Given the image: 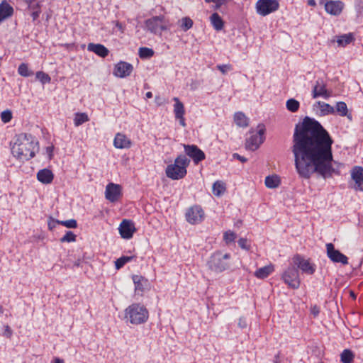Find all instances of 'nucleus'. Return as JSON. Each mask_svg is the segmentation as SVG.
<instances>
[{
  "label": "nucleus",
  "instance_id": "nucleus-1",
  "mask_svg": "<svg viewBox=\"0 0 363 363\" xmlns=\"http://www.w3.org/2000/svg\"><path fill=\"white\" fill-rule=\"evenodd\" d=\"M292 143L294 164L301 178L308 179L316 173L325 179L339 174L333 166V140L318 121L306 116L296 124Z\"/></svg>",
  "mask_w": 363,
  "mask_h": 363
},
{
  "label": "nucleus",
  "instance_id": "nucleus-2",
  "mask_svg": "<svg viewBox=\"0 0 363 363\" xmlns=\"http://www.w3.org/2000/svg\"><path fill=\"white\" fill-rule=\"evenodd\" d=\"M38 145V140L31 134L20 133L16 136L11 152L18 160H28L35 156Z\"/></svg>",
  "mask_w": 363,
  "mask_h": 363
},
{
  "label": "nucleus",
  "instance_id": "nucleus-3",
  "mask_svg": "<svg viewBox=\"0 0 363 363\" xmlns=\"http://www.w3.org/2000/svg\"><path fill=\"white\" fill-rule=\"evenodd\" d=\"M190 160L184 155H179L174 164L167 166L165 169L166 176L173 180H179L184 178L186 173V168L189 165Z\"/></svg>",
  "mask_w": 363,
  "mask_h": 363
},
{
  "label": "nucleus",
  "instance_id": "nucleus-4",
  "mask_svg": "<svg viewBox=\"0 0 363 363\" xmlns=\"http://www.w3.org/2000/svg\"><path fill=\"white\" fill-rule=\"evenodd\" d=\"M125 318L133 325H140L147 322L149 312L140 303H133L125 310Z\"/></svg>",
  "mask_w": 363,
  "mask_h": 363
},
{
  "label": "nucleus",
  "instance_id": "nucleus-5",
  "mask_svg": "<svg viewBox=\"0 0 363 363\" xmlns=\"http://www.w3.org/2000/svg\"><path fill=\"white\" fill-rule=\"evenodd\" d=\"M230 259L229 253L223 254L221 252L217 251L210 257L207 262L208 268L215 273H221L229 269Z\"/></svg>",
  "mask_w": 363,
  "mask_h": 363
},
{
  "label": "nucleus",
  "instance_id": "nucleus-6",
  "mask_svg": "<svg viewBox=\"0 0 363 363\" xmlns=\"http://www.w3.org/2000/svg\"><path fill=\"white\" fill-rule=\"evenodd\" d=\"M279 8V0H258L255 4V9L258 14L265 16Z\"/></svg>",
  "mask_w": 363,
  "mask_h": 363
},
{
  "label": "nucleus",
  "instance_id": "nucleus-7",
  "mask_svg": "<svg viewBox=\"0 0 363 363\" xmlns=\"http://www.w3.org/2000/svg\"><path fill=\"white\" fill-rule=\"evenodd\" d=\"M258 128L259 130L257 134L252 135L246 139L245 148L247 150L254 151L264 142V138L263 135L265 131L264 126L262 124H259L258 125Z\"/></svg>",
  "mask_w": 363,
  "mask_h": 363
},
{
  "label": "nucleus",
  "instance_id": "nucleus-8",
  "mask_svg": "<svg viewBox=\"0 0 363 363\" xmlns=\"http://www.w3.org/2000/svg\"><path fill=\"white\" fill-rule=\"evenodd\" d=\"M284 283L292 289H298L300 286L298 270L296 267H289L282 274Z\"/></svg>",
  "mask_w": 363,
  "mask_h": 363
},
{
  "label": "nucleus",
  "instance_id": "nucleus-9",
  "mask_svg": "<svg viewBox=\"0 0 363 363\" xmlns=\"http://www.w3.org/2000/svg\"><path fill=\"white\" fill-rule=\"evenodd\" d=\"M326 252L328 257L335 263H341L342 264H348V258L346 255L335 248L333 243L326 244Z\"/></svg>",
  "mask_w": 363,
  "mask_h": 363
},
{
  "label": "nucleus",
  "instance_id": "nucleus-10",
  "mask_svg": "<svg viewBox=\"0 0 363 363\" xmlns=\"http://www.w3.org/2000/svg\"><path fill=\"white\" fill-rule=\"evenodd\" d=\"M204 212L199 206H194L189 208L186 213V220L191 224H196L202 221Z\"/></svg>",
  "mask_w": 363,
  "mask_h": 363
},
{
  "label": "nucleus",
  "instance_id": "nucleus-11",
  "mask_svg": "<svg viewBox=\"0 0 363 363\" xmlns=\"http://www.w3.org/2000/svg\"><path fill=\"white\" fill-rule=\"evenodd\" d=\"M320 4L324 5L325 11L331 15L338 16L341 13L343 8L344 3L341 1H327L325 2V0H320Z\"/></svg>",
  "mask_w": 363,
  "mask_h": 363
},
{
  "label": "nucleus",
  "instance_id": "nucleus-12",
  "mask_svg": "<svg viewBox=\"0 0 363 363\" xmlns=\"http://www.w3.org/2000/svg\"><path fill=\"white\" fill-rule=\"evenodd\" d=\"M185 153L191 157L195 164L205 159L204 152L195 145H184Z\"/></svg>",
  "mask_w": 363,
  "mask_h": 363
},
{
  "label": "nucleus",
  "instance_id": "nucleus-13",
  "mask_svg": "<svg viewBox=\"0 0 363 363\" xmlns=\"http://www.w3.org/2000/svg\"><path fill=\"white\" fill-rule=\"evenodd\" d=\"M312 96L313 99H316L318 97H323L325 99H328L330 96V93L326 89V84L324 82L323 79L318 78L315 83L312 91Z\"/></svg>",
  "mask_w": 363,
  "mask_h": 363
},
{
  "label": "nucleus",
  "instance_id": "nucleus-14",
  "mask_svg": "<svg viewBox=\"0 0 363 363\" xmlns=\"http://www.w3.org/2000/svg\"><path fill=\"white\" fill-rule=\"evenodd\" d=\"M293 262L298 268L306 274H313L315 271V266L311 264L309 260L305 259L299 255L294 256Z\"/></svg>",
  "mask_w": 363,
  "mask_h": 363
},
{
  "label": "nucleus",
  "instance_id": "nucleus-15",
  "mask_svg": "<svg viewBox=\"0 0 363 363\" xmlns=\"http://www.w3.org/2000/svg\"><path fill=\"white\" fill-rule=\"evenodd\" d=\"M133 70V67L131 64L121 61L117 63L113 69V74L120 78H125L129 76Z\"/></svg>",
  "mask_w": 363,
  "mask_h": 363
},
{
  "label": "nucleus",
  "instance_id": "nucleus-16",
  "mask_svg": "<svg viewBox=\"0 0 363 363\" xmlns=\"http://www.w3.org/2000/svg\"><path fill=\"white\" fill-rule=\"evenodd\" d=\"M105 196L111 202L117 201L121 196V186L119 184L109 183L106 187Z\"/></svg>",
  "mask_w": 363,
  "mask_h": 363
},
{
  "label": "nucleus",
  "instance_id": "nucleus-17",
  "mask_svg": "<svg viewBox=\"0 0 363 363\" xmlns=\"http://www.w3.org/2000/svg\"><path fill=\"white\" fill-rule=\"evenodd\" d=\"M119 233L124 239H130L136 230L134 223L129 220H123L119 226Z\"/></svg>",
  "mask_w": 363,
  "mask_h": 363
},
{
  "label": "nucleus",
  "instance_id": "nucleus-18",
  "mask_svg": "<svg viewBox=\"0 0 363 363\" xmlns=\"http://www.w3.org/2000/svg\"><path fill=\"white\" fill-rule=\"evenodd\" d=\"M173 101L175 102L174 104V113L175 118L179 121V124L182 126L185 127L186 123L184 117L185 113L184 106L177 97H174Z\"/></svg>",
  "mask_w": 363,
  "mask_h": 363
},
{
  "label": "nucleus",
  "instance_id": "nucleus-19",
  "mask_svg": "<svg viewBox=\"0 0 363 363\" xmlns=\"http://www.w3.org/2000/svg\"><path fill=\"white\" fill-rule=\"evenodd\" d=\"M352 179L355 182L354 189L356 190L363 191V167L355 166L351 171Z\"/></svg>",
  "mask_w": 363,
  "mask_h": 363
},
{
  "label": "nucleus",
  "instance_id": "nucleus-20",
  "mask_svg": "<svg viewBox=\"0 0 363 363\" xmlns=\"http://www.w3.org/2000/svg\"><path fill=\"white\" fill-rule=\"evenodd\" d=\"M132 143L124 134L118 133L113 140V145L118 149H125L131 147Z\"/></svg>",
  "mask_w": 363,
  "mask_h": 363
},
{
  "label": "nucleus",
  "instance_id": "nucleus-21",
  "mask_svg": "<svg viewBox=\"0 0 363 363\" xmlns=\"http://www.w3.org/2000/svg\"><path fill=\"white\" fill-rule=\"evenodd\" d=\"M37 179L42 184H48L52 183L54 174L50 169L44 168L38 172Z\"/></svg>",
  "mask_w": 363,
  "mask_h": 363
},
{
  "label": "nucleus",
  "instance_id": "nucleus-22",
  "mask_svg": "<svg viewBox=\"0 0 363 363\" xmlns=\"http://www.w3.org/2000/svg\"><path fill=\"white\" fill-rule=\"evenodd\" d=\"M133 281L135 285V291L136 293H143L148 286V281L140 275H133Z\"/></svg>",
  "mask_w": 363,
  "mask_h": 363
},
{
  "label": "nucleus",
  "instance_id": "nucleus-23",
  "mask_svg": "<svg viewBox=\"0 0 363 363\" xmlns=\"http://www.w3.org/2000/svg\"><path fill=\"white\" fill-rule=\"evenodd\" d=\"M167 24H145V30L155 35H162L163 32L170 29Z\"/></svg>",
  "mask_w": 363,
  "mask_h": 363
},
{
  "label": "nucleus",
  "instance_id": "nucleus-24",
  "mask_svg": "<svg viewBox=\"0 0 363 363\" xmlns=\"http://www.w3.org/2000/svg\"><path fill=\"white\" fill-rule=\"evenodd\" d=\"M87 50L94 52L101 57H106L109 53V50L101 44L89 43Z\"/></svg>",
  "mask_w": 363,
  "mask_h": 363
},
{
  "label": "nucleus",
  "instance_id": "nucleus-25",
  "mask_svg": "<svg viewBox=\"0 0 363 363\" xmlns=\"http://www.w3.org/2000/svg\"><path fill=\"white\" fill-rule=\"evenodd\" d=\"M13 13V7L6 1H3L0 4V23L11 16Z\"/></svg>",
  "mask_w": 363,
  "mask_h": 363
},
{
  "label": "nucleus",
  "instance_id": "nucleus-26",
  "mask_svg": "<svg viewBox=\"0 0 363 363\" xmlns=\"http://www.w3.org/2000/svg\"><path fill=\"white\" fill-rule=\"evenodd\" d=\"M355 38L353 33H349L336 36V43L339 47L345 48L354 41Z\"/></svg>",
  "mask_w": 363,
  "mask_h": 363
},
{
  "label": "nucleus",
  "instance_id": "nucleus-27",
  "mask_svg": "<svg viewBox=\"0 0 363 363\" xmlns=\"http://www.w3.org/2000/svg\"><path fill=\"white\" fill-rule=\"evenodd\" d=\"M274 271V267L270 264L258 269L255 275L259 279H264L267 277Z\"/></svg>",
  "mask_w": 363,
  "mask_h": 363
},
{
  "label": "nucleus",
  "instance_id": "nucleus-28",
  "mask_svg": "<svg viewBox=\"0 0 363 363\" xmlns=\"http://www.w3.org/2000/svg\"><path fill=\"white\" fill-rule=\"evenodd\" d=\"M336 111L341 116H346L349 120H352V114L348 113L347 104L343 101H339L336 104Z\"/></svg>",
  "mask_w": 363,
  "mask_h": 363
},
{
  "label": "nucleus",
  "instance_id": "nucleus-29",
  "mask_svg": "<svg viewBox=\"0 0 363 363\" xmlns=\"http://www.w3.org/2000/svg\"><path fill=\"white\" fill-rule=\"evenodd\" d=\"M225 184L222 181H216L213 184V194L216 196H220L223 195L225 191Z\"/></svg>",
  "mask_w": 363,
  "mask_h": 363
},
{
  "label": "nucleus",
  "instance_id": "nucleus-30",
  "mask_svg": "<svg viewBox=\"0 0 363 363\" xmlns=\"http://www.w3.org/2000/svg\"><path fill=\"white\" fill-rule=\"evenodd\" d=\"M316 106L320 108L321 115H328L333 114L335 113V108L332 106L328 104H326L323 101H317L315 104Z\"/></svg>",
  "mask_w": 363,
  "mask_h": 363
},
{
  "label": "nucleus",
  "instance_id": "nucleus-31",
  "mask_svg": "<svg viewBox=\"0 0 363 363\" xmlns=\"http://www.w3.org/2000/svg\"><path fill=\"white\" fill-rule=\"evenodd\" d=\"M30 15L32 16V20L33 21H37L39 15L40 13V7L38 2L33 1L29 5L28 8Z\"/></svg>",
  "mask_w": 363,
  "mask_h": 363
},
{
  "label": "nucleus",
  "instance_id": "nucleus-32",
  "mask_svg": "<svg viewBox=\"0 0 363 363\" xmlns=\"http://www.w3.org/2000/svg\"><path fill=\"white\" fill-rule=\"evenodd\" d=\"M234 121L240 127H246L248 125V118L242 112L235 113Z\"/></svg>",
  "mask_w": 363,
  "mask_h": 363
},
{
  "label": "nucleus",
  "instance_id": "nucleus-33",
  "mask_svg": "<svg viewBox=\"0 0 363 363\" xmlns=\"http://www.w3.org/2000/svg\"><path fill=\"white\" fill-rule=\"evenodd\" d=\"M264 183L267 188L274 189L279 186L280 184V179L277 175L267 176L265 178Z\"/></svg>",
  "mask_w": 363,
  "mask_h": 363
},
{
  "label": "nucleus",
  "instance_id": "nucleus-34",
  "mask_svg": "<svg viewBox=\"0 0 363 363\" xmlns=\"http://www.w3.org/2000/svg\"><path fill=\"white\" fill-rule=\"evenodd\" d=\"M354 358L353 352L349 349L344 350L340 354V360L342 363H352Z\"/></svg>",
  "mask_w": 363,
  "mask_h": 363
},
{
  "label": "nucleus",
  "instance_id": "nucleus-35",
  "mask_svg": "<svg viewBox=\"0 0 363 363\" xmlns=\"http://www.w3.org/2000/svg\"><path fill=\"white\" fill-rule=\"evenodd\" d=\"M286 106L289 111L294 113L298 110L300 104L297 100L290 99L286 101Z\"/></svg>",
  "mask_w": 363,
  "mask_h": 363
},
{
  "label": "nucleus",
  "instance_id": "nucleus-36",
  "mask_svg": "<svg viewBox=\"0 0 363 363\" xmlns=\"http://www.w3.org/2000/svg\"><path fill=\"white\" fill-rule=\"evenodd\" d=\"M139 56L142 59L150 58L154 55V51L151 48L142 47L139 48Z\"/></svg>",
  "mask_w": 363,
  "mask_h": 363
},
{
  "label": "nucleus",
  "instance_id": "nucleus-37",
  "mask_svg": "<svg viewBox=\"0 0 363 363\" xmlns=\"http://www.w3.org/2000/svg\"><path fill=\"white\" fill-rule=\"evenodd\" d=\"M89 121L88 116L84 113H76L74 123L76 126H79L80 125L83 124L84 123Z\"/></svg>",
  "mask_w": 363,
  "mask_h": 363
},
{
  "label": "nucleus",
  "instance_id": "nucleus-38",
  "mask_svg": "<svg viewBox=\"0 0 363 363\" xmlns=\"http://www.w3.org/2000/svg\"><path fill=\"white\" fill-rule=\"evenodd\" d=\"M134 258L133 256H122L117 259L115 262V266L117 269L122 268L127 262L131 261Z\"/></svg>",
  "mask_w": 363,
  "mask_h": 363
},
{
  "label": "nucleus",
  "instance_id": "nucleus-39",
  "mask_svg": "<svg viewBox=\"0 0 363 363\" xmlns=\"http://www.w3.org/2000/svg\"><path fill=\"white\" fill-rule=\"evenodd\" d=\"M18 74L24 77H30L33 74V72L30 71L28 65L26 63H21L18 68Z\"/></svg>",
  "mask_w": 363,
  "mask_h": 363
},
{
  "label": "nucleus",
  "instance_id": "nucleus-40",
  "mask_svg": "<svg viewBox=\"0 0 363 363\" xmlns=\"http://www.w3.org/2000/svg\"><path fill=\"white\" fill-rule=\"evenodd\" d=\"M36 78L43 84H47V83H50V81H51V78L50 77L42 72V71H38L36 72Z\"/></svg>",
  "mask_w": 363,
  "mask_h": 363
},
{
  "label": "nucleus",
  "instance_id": "nucleus-41",
  "mask_svg": "<svg viewBox=\"0 0 363 363\" xmlns=\"http://www.w3.org/2000/svg\"><path fill=\"white\" fill-rule=\"evenodd\" d=\"M237 238V235L235 233L228 230L223 234V240L227 245H229L230 242H234Z\"/></svg>",
  "mask_w": 363,
  "mask_h": 363
},
{
  "label": "nucleus",
  "instance_id": "nucleus-42",
  "mask_svg": "<svg viewBox=\"0 0 363 363\" xmlns=\"http://www.w3.org/2000/svg\"><path fill=\"white\" fill-rule=\"evenodd\" d=\"M76 235L72 231H67L65 235L60 238L61 242H71L76 240Z\"/></svg>",
  "mask_w": 363,
  "mask_h": 363
},
{
  "label": "nucleus",
  "instance_id": "nucleus-43",
  "mask_svg": "<svg viewBox=\"0 0 363 363\" xmlns=\"http://www.w3.org/2000/svg\"><path fill=\"white\" fill-rule=\"evenodd\" d=\"M60 224L68 228H76L77 227V222L75 219L60 220Z\"/></svg>",
  "mask_w": 363,
  "mask_h": 363
},
{
  "label": "nucleus",
  "instance_id": "nucleus-44",
  "mask_svg": "<svg viewBox=\"0 0 363 363\" xmlns=\"http://www.w3.org/2000/svg\"><path fill=\"white\" fill-rule=\"evenodd\" d=\"M1 119L4 123H9L12 119V113L9 110H6L1 112Z\"/></svg>",
  "mask_w": 363,
  "mask_h": 363
},
{
  "label": "nucleus",
  "instance_id": "nucleus-45",
  "mask_svg": "<svg viewBox=\"0 0 363 363\" xmlns=\"http://www.w3.org/2000/svg\"><path fill=\"white\" fill-rule=\"evenodd\" d=\"M238 243L240 248L247 251L250 250L251 246L247 239L241 238L238 240Z\"/></svg>",
  "mask_w": 363,
  "mask_h": 363
},
{
  "label": "nucleus",
  "instance_id": "nucleus-46",
  "mask_svg": "<svg viewBox=\"0 0 363 363\" xmlns=\"http://www.w3.org/2000/svg\"><path fill=\"white\" fill-rule=\"evenodd\" d=\"M216 68L223 74H225L228 71H230L233 69L232 65L230 64L218 65Z\"/></svg>",
  "mask_w": 363,
  "mask_h": 363
},
{
  "label": "nucleus",
  "instance_id": "nucleus-47",
  "mask_svg": "<svg viewBox=\"0 0 363 363\" xmlns=\"http://www.w3.org/2000/svg\"><path fill=\"white\" fill-rule=\"evenodd\" d=\"M57 224H60V220H55V219L52 218V217L49 218L48 225V228L50 230H52L53 228H55L56 227Z\"/></svg>",
  "mask_w": 363,
  "mask_h": 363
},
{
  "label": "nucleus",
  "instance_id": "nucleus-48",
  "mask_svg": "<svg viewBox=\"0 0 363 363\" xmlns=\"http://www.w3.org/2000/svg\"><path fill=\"white\" fill-rule=\"evenodd\" d=\"M206 3H214L216 4V9L220 8L228 0H204Z\"/></svg>",
  "mask_w": 363,
  "mask_h": 363
},
{
  "label": "nucleus",
  "instance_id": "nucleus-49",
  "mask_svg": "<svg viewBox=\"0 0 363 363\" xmlns=\"http://www.w3.org/2000/svg\"><path fill=\"white\" fill-rule=\"evenodd\" d=\"M211 23H223L217 13H213L210 17Z\"/></svg>",
  "mask_w": 363,
  "mask_h": 363
},
{
  "label": "nucleus",
  "instance_id": "nucleus-50",
  "mask_svg": "<svg viewBox=\"0 0 363 363\" xmlns=\"http://www.w3.org/2000/svg\"><path fill=\"white\" fill-rule=\"evenodd\" d=\"M12 334H13V331L11 329V328L9 325H6L4 332V335L8 338H11V337L12 336Z\"/></svg>",
  "mask_w": 363,
  "mask_h": 363
},
{
  "label": "nucleus",
  "instance_id": "nucleus-51",
  "mask_svg": "<svg viewBox=\"0 0 363 363\" xmlns=\"http://www.w3.org/2000/svg\"><path fill=\"white\" fill-rule=\"evenodd\" d=\"M238 326L242 329L247 328V323L245 318H242V317L240 318L239 321H238Z\"/></svg>",
  "mask_w": 363,
  "mask_h": 363
},
{
  "label": "nucleus",
  "instance_id": "nucleus-52",
  "mask_svg": "<svg viewBox=\"0 0 363 363\" xmlns=\"http://www.w3.org/2000/svg\"><path fill=\"white\" fill-rule=\"evenodd\" d=\"M233 157L234 159H237V160H240L241 162H245L247 161V159L246 157L241 156L238 153H234L233 155Z\"/></svg>",
  "mask_w": 363,
  "mask_h": 363
},
{
  "label": "nucleus",
  "instance_id": "nucleus-53",
  "mask_svg": "<svg viewBox=\"0 0 363 363\" xmlns=\"http://www.w3.org/2000/svg\"><path fill=\"white\" fill-rule=\"evenodd\" d=\"M53 146H48L46 147V152L48 155L49 159L50 160L52 157Z\"/></svg>",
  "mask_w": 363,
  "mask_h": 363
},
{
  "label": "nucleus",
  "instance_id": "nucleus-54",
  "mask_svg": "<svg viewBox=\"0 0 363 363\" xmlns=\"http://www.w3.org/2000/svg\"><path fill=\"white\" fill-rule=\"evenodd\" d=\"M193 24H181V29L183 31H187L192 27Z\"/></svg>",
  "mask_w": 363,
  "mask_h": 363
},
{
  "label": "nucleus",
  "instance_id": "nucleus-55",
  "mask_svg": "<svg viewBox=\"0 0 363 363\" xmlns=\"http://www.w3.org/2000/svg\"><path fill=\"white\" fill-rule=\"evenodd\" d=\"M213 26L216 30L220 31L224 28L225 24H213Z\"/></svg>",
  "mask_w": 363,
  "mask_h": 363
},
{
  "label": "nucleus",
  "instance_id": "nucleus-56",
  "mask_svg": "<svg viewBox=\"0 0 363 363\" xmlns=\"http://www.w3.org/2000/svg\"><path fill=\"white\" fill-rule=\"evenodd\" d=\"M307 4L308 6H313V7L316 6V2L315 0H308Z\"/></svg>",
  "mask_w": 363,
  "mask_h": 363
},
{
  "label": "nucleus",
  "instance_id": "nucleus-57",
  "mask_svg": "<svg viewBox=\"0 0 363 363\" xmlns=\"http://www.w3.org/2000/svg\"><path fill=\"white\" fill-rule=\"evenodd\" d=\"M312 313L316 316L318 315V314L319 313V310L316 308V307H314L312 310Z\"/></svg>",
  "mask_w": 363,
  "mask_h": 363
},
{
  "label": "nucleus",
  "instance_id": "nucleus-58",
  "mask_svg": "<svg viewBox=\"0 0 363 363\" xmlns=\"http://www.w3.org/2000/svg\"><path fill=\"white\" fill-rule=\"evenodd\" d=\"M182 23H193V22L189 18L186 17V18H182Z\"/></svg>",
  "mask_w": 363,
  "mask_h": 363
},
{
  "label": "nucleus",
  "instance_id": "nucleus-59",
  "mask_svg": "<svg viewBox=\"0 0 363 363\" xmlns=\"http://www.w3.org/2000/svg\"><path fill=\"white\" fill-rule=\"evenodd\" d=\"M54 363H64V360L56 357L54 359Z\"/></svg>",
  "mask_w": 363,
  "mask_h": 363
},
{
  "label": "nucleus",
  "instance_id": "nucleus-60",
  "mask_svg": "<svg viewBox=\"0 0 363 363\" xmlns=\"http://www.w3.org/2000/svg\"><path fill=\"white\" fill-rule=\"evenodd\" d=\"M358 6L359 9H363V0H358Z\"/></svg>",
  "mask_w": 363,
  "mask_h": 363
},
{
  "label": "nucleus",
  "instance_id": "nucleus-61",
  "mask_svg": "<svg viewBox=\"0 0 363 363\" xmlns=\"http://www.w3.org/2000/svg\"><path fill=\"white\" fill-rule=\"evenodd\" d=\"M145 96L147 98V99H151L152 97V92L150 91H148L145 94Z\"/></svg>",
  "mask_w": 363,
  "mask_h": 363
},
{
  "label": "nucleus",
  "instance_id": "nucleus-62",
  "mask_svg": "<svg viewBox=\"0 0 363 363\" xmlns=\"http://www.w3.org/2000/svg\"><path fill=\"white\" fill-rule=\"evenodd\" d=\"M80 264H81L80 260H77V261H76V262H74V267H79L80 266Z\"/></svg>",
  "mask_w": 363,
  "mask_h": 363
},
{
  "label": "nucleus",
  "instance_id": "nucleus-63",
  "mask_svg": "<svg viewBox=\"0 0 363 363\" xmlns=\"http://www.w3.org/2000/svg\"><path fill=\"white\" fill-rule=\"evenodd\" d=\"M4 312V310L3 307H2V306L0 305V316L2 315Z\"/></svg>",
  "mask_w": 363,
  "mask_h": 363
},
{
  "label": "nucleus",
  "instance_id": "nucleus-64",
  "mask_svg": "<svg viewBox=\"0 0 363 363\" xmlns=\"http://www.w3.org/2000/svg\"><path fill=\"white\" fill-rule=\"evenodd\" d=\"M116 26L118 27L119 29H123V24H121V23H119V24H116Z\"/></svg>",
  "mask_w": 363,
  "mask_h": 363
}]
</instances>
